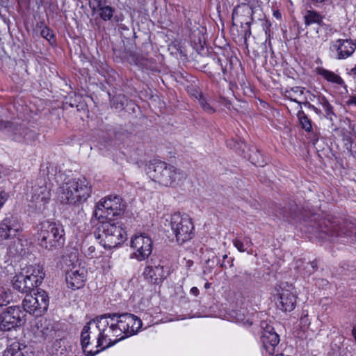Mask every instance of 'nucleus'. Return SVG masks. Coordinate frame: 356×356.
Here are the masks:
<instances>
[{"label": "nucleus", "mask_w": 356, "mask_h": 356, "mask_svg": "<svg viewBox=\"0 0 356 356\" xmlns=\"http://www.w3.org/2000/svg\"><path fill=\"white\" fill-rule=\"evenodd\" d=\"M93 322L99 330L97 348L101 350L136 334L143 325L139 318L129 313H107L97 316Z\"/></svg>", "instance_id": "1"}, {"label": "nucleus", "mask_w": 356, "mask_h": 356, "mask_svg": "<svg viewBox=\"0 0 356 356\" xmlns=\"http://www.w3.org/2000/svg\"><path fill=\"white\" fill-rule=\"evenodd\" d=\"M145 172L153 181L167 187H175L186 178L182 170L159 160L150 161Z\"/></svg>", "instance_id": "2"}, {"label": "nucleus", "mask_w": 356, "mask_h": 356, "mask_svg": "<svg viewBox=\"0 0 356 356\" xmlns=\"http://www.w3.org/2000/svg\"><path fill=\"white\" fill-rule=\"evenodd\" d=\"M92 193L91 185L85 177L69 179L60 187L61 203L79 205L87 200Z\"/></svg>", "instance_id": "3"}, {"label": "nucleus", "mask_w": 356, "mask_h": 356, "mask_svg": "<svg viewBox=\"0 0 356 356\" xmlns=\"http://www.w3.org/2000/svg\"><path fill=\"white\" fill-rule=\"evenodd\" d=\"M101 223L94 234L99 243L105 248L111 250L121 245L126 239V232L122 223L113 219L99 220Z\"/></svg>", "instance_id": "4"}, {"label": "nucleus", "mask_w": 356, "mask_h": 356, "mask_svg": "<svg viewBox=\"0 0 356 356\" xmlns=\"http://www.w3.org/2000/svg\"><path fill=\"white\" fill-rule=\"evenodd\" d=\"M38 242L40 247L54 250L63 245L65 231L60 222L45 220L38 227Z\"/></svg>", "instance_id": "5"}, {"label": "nucleus", "mask_w": 356, "mask_h": 356, "mask_svg": "<svg viewBox=\"0 0 356 356\" xmlns=\"http://www.w3.org/2000/svg\"><path fill=\"white\" fill-rule=\"evenodd\" d=\"M163 224L165 230L168 232L170 228L179 245L191 241L195 236L192 219L185 213H175L165 218Z\"/></svg>", "instance_id": "6"}, {"label": "nucleus", "mask_w": 356, "mask_h": 356, "mask_svg": "<svg viewBox=\"0 0 356 356\" xmlns=\"http://www.w3.org/2000/svg\"><path fill=\"white\" fill-rule=\"evenodd\" d=\"M23 270L13 277L12 286L15 290L27 294L42 283L45 273L40 266H29Z\"/></svg>", "instance_id": "7"}, {"label": "nucleus", "mask_w": 356, "mask_h": 356, "mask_svg": "<svg viewBox=\"0 0 356 356\" xmlns=\"http://www.w3.org/2000/svg\"><path fill=\"white\" fill-rule=\"evenodd\" d=\"M0 129L8 132L10 138L17 143L31 145L36 139V133L24 124L0 120Z\"/></svg>", "instance_id": "8"}, {"label": "nucleus", "mask_w": 356, "mask_h": 356, "mask_svg": "<svg viewBox=\"0 0 356 356\" xmlns=\"http://www.w3.org/2000/svg\"><path fill=\"white\" fill-rule=\"evenodd\" d=\"M123 213L122 199L118 196H108L97 205L93 216L99 220L112 219Z\"/></svg>", "instance_id": "9"}, {"label": "nucleus", "mask_w": 356, "mask_h": 356, "mask_svg": "<svg viewBox=\"0 0 356 356\" xmlns=\"http://www.w3.org/2000/svg\"><path fill=\"white\" fill-rule=\"evenodd\" d=\"M25 314L19 307H9L0 314V330L10 331L22 326L24 322Z\"/></svg>", "instance_id": "10"}, {"label": "nucleus", "mask_w": 356, "mask_h": 356, "mask_svg": "<svg viewBox=\"0 0 356 356\" xmlns=\"http://www.w3.org/2000/svg\"><path fill=\"white\" fill-rule=\"evenodd\" d=\"M131 247L135 250L130 255L131 259L139 261L147 259L152 252V241L145 234L135 235L131 241Z\"/></svg>", "instance_id": "11"}, {"label": "nucleus", "mask_w": 356, "mask_h": 356, "mask_svg": "<svg viewBox=\"0 0 356 356\" xmlns=\"http://www.w3.org/2000/svg\"><path fill=\"white\" fill-rule=\"evenodd\" d=\"M89 6L104 22L119 23L124 20L122 13L114 15L115 9L107 3V0H89Z\"/></svg>", "instance_id": "12"}, {"label": "nucleus", "mask_w": 356, "mask_h": 356, "mask_svg": "<svg viewBox=\"0 0 356 356\" xmlns=\"http://www.w3.org/2000/svg\"><path fill=\"white\" fill-rule=\"evenodd\" d=\"M51 197V190L47 186H35L33 188L31 207L42 213L46 209L47 204H49Z\"/></svg>", "instance_id": "13"}, {"label": "nucleus", "mask_w": 356, "mask_h": 356, "mask_svg": "<svg viewBox=\"0 0 356 356\" xmlns=\"http://www.w3.org/2000/svg\"><path fill=\"white\" fill-rule=\"evenodd\" d=\"M160 263L159 261H154L151 259L147 261L144 269L143 273L144 278L152 284H159L165 278L163 266Z\"/></svg>", "instance_id": "14"}, {"label": "nucleus", "mask_w": 356, "mask_h": 356, "mask_svg": "<svg viewBox=\"0 0 356 356\" xmlns=\"http://www.w3.org/2000/svg\"><path fill=\"white\" fill-rule=\"evenodd\" d=\"M356 44L350 39H338L330 45V49L336 53L337 59H346L350 57L355 51Z\"/></svg>", "instance_id": "15"}, {"label": "nucleus", "mask_w": 356, "mask_h": 356, "mask_svg": "<svg viewBox=\"0 0 356 356\" xmlns=\"http://www.w3.org/2000/svg\"><path fill=\"white\" fill-rule=\"evenodd\" d=\"M87 271L83 267H74L66 273L65 280L67 286L72 290L82 288L86 281Z\"/></svg>", "instance_id": "16"}, {"label": "nucleus", "mask_w": 356, "mask_h": 356, "mask_svg": "<svg viewBox=\"0 0 356 356\" xmlns=\"http://www.w3.org/2000/svg\"><path fill=\"white\" fill-rule=\"evenodd\" d=\"M261 339L266 353L273 355L280 342V337L275 332L274 327L268 325L263 327Z\"/></svg>", "instance_id": "17"}, {"label": "nucleus", "mask_w": 356, "mask_h": 356, "mask_svg": "<svg viewBox=\"0 0 356 356\" xmlns=\"http://www.w3.org/2000/svg\"><path fill=\"white\" fill-rule=\"evenodd\" d=\"M19 232V226L13 217L5 218L0 222V238L6 240L16 236Z\"/></svg>", "instance_id": "18"}, {"label": "nucleus", "mask_w": 356, "mask_h": 356, "mask_svg": "<svg viewBox=\"0 0 356 356\" xmlns=\"http://www.w3.org/2000/svg\"><path fill=\"white\" fill-rule=\"evenodd\" d=\"M31 347L24 343L13 341L8 344L3 351V356H34Z\"/></svg>", "instance_id": "19"}, {"label": "nucleus", "mask_w": 356, "mask_h": 356, "mask_svg": "<svg viewBox=\"0 0 356 356\" xmlns=\"http://www.w3.org/2000/svg\"><path fill=\"white\" fill-rule=\"evenodd\" d=\"M296 296L288 289H282L277 307L283 312H291L296 304Z\"/></svg>", "instance_id": "20"}, {"label": "nucleus", "mask_w": 356, "mask_h": 356, "mask_svg": "<svg viewBox=\"0 0 356 356\" xmlns=\"http://www.w3.org/2000/svg\"><path fill=\"white\" fill-rule=\"evenodd\" d=\"M259 7V0H244V3H242L241 5H238L232 10V18L234 22V18L238 15V8H242L243 11L247 14H250L251 15V21L245 22V24L248 26L250 25L252 22L253 21V15L256 11L257 8ZM233 24L234 23L233 22Z\"/></svg>", "instance_id": "21"}, {"label": "nucleus", "mask_w": 356, "mask_h": 356, "mask_svg": "<svg viewBox=\"0 0 356 356\" xmlns=\"http://www.w3.org/2000/svg\"><path fill=\"white\" fill-rule=\"evenodd\" d=\"M298 212V205L291 202L284 207H279L275 211V215L284 220L291 222L297 218Z\"/></svg>", "instance_id": "22"}, {"label": "nucleus", "mask_w": 356, "mask_h": 356, "mask_svg": "<svg viewBox=\"0 0 356 356\" xmlns=\"http://www.w3.org/2000/svg\"><path fill=\"white\" fill-rule=\"evenodd\" d=\"M314 97L316 99L318 104L321 106L323 109L322 117L325 118L332 122L334 120L337 118V115L334 111L333 106L331 105V104L324 95H314Z\"/></svg>", "instance_id": "23"}, {"label": "nucleus", "mask_w": 356, "mask_h": 356, "mask_svg": "<svg viewBox=\"0 0 356 356\" xmlns=\"http://www.w3.org/2000/svg\"><path fill=\"white\" fill-rule=\"evenodd\" d=\"M35 299L38 301L36 302L40 316L43 315L47 311L49 298L47 293L42 289H38L37 293H34Z\"/></svg>", "instance_id": "24"}, {"label": "nucleus", "mask_w": 356, "mask_h": 356, "mask_svg": "<svg viewBox=\"0 0 356 356\" xmlns=\"http://www.w3.org/2000/svg\"><path fill=\"white\" fill-rule=\"evenodd\" d=\"M37 301L34 295L27 293L22 302L24 310L35 316H41L36 305Z\"/></svg>", "instance_id": "25"}, {"label": "nucleus", "mask_w": 356, "mask_h": 356, "mask_svg": "<svg viewBox=\"0 0 356 356\" xmlns=\"http://www.w3.org/2000/svg\"><path fill=\"white\" fill-rule=\"evenodd\" d=\"M316 72L318 74L323 76L328 82H331L339 86L345 85L344 81L342 79V78L332 71L323 67H317Z\"/></svg>", "instance_id": "26"}, {"label": "nucleus", "mask_w": 356, "mask_h": 356, "mask_svg": "<svg viewBox=\"0 0 356 356\" xmlns=\"http://www.w3.org/2000/svg\"><path fill=\"white\" fill-rule=\"evenodd\" d=\"M91 322L88 323L83 328L81 333V344L83 348V352L87 355H90L91 356H94L95 355L99 353L101 350H97L95 353H92L91 350L87 351V348L90 344V330Z\"/></svg>", "instance_id": "27"}, {"label": "nucleus", "mask_w": 356, "mask_h": 356, "mask_svg": "<svg viewBox=\"0 0 356 356\" xmlns=\"http://www.w3.org/2000/svg\"><path fill=\"white\" fill-rule=\"evenodd\" d=\"M303 18L306 26H309L313 24H317L321 26L323 24V16L315 10H307L304 13Z\"/></svg>", "instance_id": "28"}, {"label": "nucleus", "mask_w": 356, "mask_h": 356, "mask_svg": "<svg viewBox=\"0 0 356 356\" xmlns=\"http://www.w3.org/2000/svg\"><path fill=\"white\" fill-rule=\"evenodd\" d=\"M26 253L23 248L22 241L19 238H16L14 241L9 245L8 248V254L10 257H15L18 255L22 256Z\"/></svg>", "instance_id": "29"}, {"label": "nucleus", "mask_w": 356, "mask_h": 356, "mask_svg": "<svg viewBox=\"0 0 356 356\" xmlns=\"http://www.w3.org/2000/svg\"><path fill=\"white\" fill-rule=\"evenodd\" d=\"M304 90H305L304 88H301L299 86L293 87L289 90H285L284 96L286 97V98L289 99L291 102L298 103L300 105V108H302V106H301L302 102L297 100L296 98H295L294 97L296 95L302 96L303 95Z\"/></svg>", "instance_id": "30"}, {"label": "nucleus", "mask_w": 356, "mask_h": 356, "mask_svg": "<svg viewBox=\"0 0 356 356\" xmlns=\"http://www.w3.org/2000/svg\"><path fill=\"white\" fill-rule=\"evenodd\" d=\"M297 117L299 120L301 127L307 132L312 131V120L302 110H299L297 113Z\"/></svg>", "instance_id": "31"}, {"label": "nucleus", "mask_w": 356, "mask_h": 356, "mask_svg": "<svg viewBox=\"0 0 356 356\" xmlns=\"http://www.w3.org/2000/svg\"><path fill=\"white\" fill-rule=\"evenodd\" d=\"M249 159L251 163L256 166H264L266 163L264 159L263 155L258 149L252 151V154H250Z\"/></svg>", "instance_id": "32"}, {"label": "nucleus", "mask_w": 356, "mask_h": 356, "mask_svg": "<svg viewBox=\"0 0 356 356\" xmlns=\"http://www.w3.org/2000/svg\"><path fill=\"white\" fill-rule=\"evenodd\" d=\"M128 99L124 95H118L113 98V106L115 109L122 110L127 104Z\"/></svg>", "instance_id": "33"}, {"label": "nucleus", "mask_w": 356, "mask_h": 356, "mask_svg": "<svg viewBox=\"0 0 356 356\" xmlns=\"http://www.w3.org/2000/svg\"><path fill=\"white\" fill-rule=\"evenodd\" d=\"M213 65L215 66V70H216V72H208V76H209V78L213 79L216 74L220 75V72H218L220 70L222 72V73L224 74H226V72H227L226 67H223V65L221 63V60L220 58H214L213 60Z\"/></svg>", "instance_id": "34"}, {"label": "nucleus", "mask_w": 356, "mask_h": 356, "mask_svg": "<svg viewBox=\"0 0 356 356\" xmlns=\"http://www.w3.org/2000/svg\"><path fill=\"white\" fill-rule=\"evenodd\" d=\"M11 300L10 293L3 288H0V308L6 306Z\"/></svg>", "instance_id": "35"}, {"label": "nucleus", "mask_w": 356, "mask_h": 356, "mask_svg": "<svg viewBox=\"0 0 356 356\" xmlns=\"http://www.w3.org/2000/svg\"><path fill=\"white\" fill-rule=\"evenodd\" d=\"M40 35L50 43L55 42V35L53 31L46 26L42 29Z\"/></svg>", "instance_id": "36"}, {"label": "nucleus", "mask_w": 356, "mask_h": 356, "mask_svg": "<svg viewBox=\"0 0 356 356\" xmlns=\"http://www.w3.org/2000/svg\"><path fill=\"white\" fill-rule=\"evenodd\" d=\"M49 325H50V323L47 320H44V321H40L37 323L38 328L39 329L41 327L40 332L42 333V336L44 338L47 337L51 331V328L49 329Z\"/></svg>", "instance_id": "37"}, {"label": "nucleus", "mask_w": 356, "mask_h": 356, "mask_svg": "<svg viewBox=\"0 0 356 356\" xmlns=\"http://www.w3.org/2000/svg\"><path fill=\"white\" fill-rule=\"evenodd\" d=\"M199 104H200L202 109L209 114H213L216 112V110L207 102L206 99L202 96L198 99Z\"/></svg>", "instance_id": "38"}, {"label": "nucleus", "mask_w": 356, "mask_h": 356, "mask_svg": "<svg viewBox=\"0 0 356 356\" xmlns=\"http://www.w3.org/2000/svg\"><path fill=\"white\" fill-rule=\"evenodd\" d=\"M188 92L191 96L197 99L203 96L202 92L200 91L197 86L188 87Z\"/></svg>", "instance_id": "39"}, {"label": "nucleus", "mask_w": 356, "mask_h": 356, "mask_svg": "<svg viewBox=\"0 0 356 356\" xmlns=\"http://www.w3.org/2000/svg\"><path fill=\"white\" fill-rule=\"evenodd\" d=\"M223 260L220 263V267L222 268H227L228 266L232 267L233 266V258H229L227 254L223 255Z\"/></svg>", "instance_id": "40"}, {"label": "nucleus", "mask_w": 356, "mask_h": 356, "mask_svg": "<svg viewBox=\"0 0 356 356\" xmlns=\"http://www.w3.org/2000/svg\"><path fill=\"white\" fill-rule=\"evenodd\" d=\"M305 268H306V274L308 275H311L317 269V261L315 260V261H312L309 263H307Z\"/></svg>", "instance_id": "41"}, {"label": "nucleus", "mask_w": 356, "mask_h": 356, "mask_svg": "<svg viewBox=\"0 0 356 356\" xmlns=\"http://www.w3.org/2000/svg\"><path fill=\"white\" fill-rule=\"evenodd\" d=\"M233 244L236 248V249L241 252H244L247 250V248H245L244 242L238 238L234 239L233 241Z\"/></svg>", "instance_id": "42"}, {"label": "nucleus", "mask_w": 356, "mask_h": 356, "mask_svg": "<svg viewBox=\"0 0 356 356\" xmlns=\"http://www.w3.org/2000/svg\"><path fill=\"white\" fill-rule=\"evenodd\" d=\"M8 198V193L3 191H0V208L5 204Z\"/></svg>", "instance_id": "43"}, {"label": "nucleus", "mask_w": 356, "mask_h": 356, "mask_svg": "<svg viewBox=\"0 0 356 356\" xmlns=\"http://www.w3.org/2000/svg\"><path fill=\"white\" fill-rule=\"evenodd\" d=\"M348 106H356V95H350L346 102Z\"/></svg>", "instance_id": "44"}, {"label": "nucleus", "mask_w": 356, "mask_h": 356, "mask_svg": "<svg viewBox=\"0 0 356 356\" xmlns=\"http://www.w3.org/2000/svg\"><path fill=\"white\" fill-rule=\"evenodd\" d=\"M309 109L312 110L320 118L322 117V115H323L322 110L316 107L314 105L312 104Z\"/></svg>", "instance_id": "45"}, {"label": "nucleus", "mask_w": 356, "mask_h": 356, "mask_svg": "<svg viewBox=\"0 0 356 356\" xmlns=\"http://www.w3.org/2000/svg\"><path fill=\"white\" fill-rule=\"evenodd\" d=\"M243 242H244L245 246V248H247V249L252 245V240L249 237L245 238Z\"/></svg>", "instance_id": "46"}, {"label": "nucleus", "mask_w": 356, "mask_h": 356, "mask_svg": "<svg viewBox=\"0 0 356 356\" xmlns=\"http://www.w3.org/2000/svg\"><path fill=\"white\" fill-rule=\"evenodd\" d=\"M190 292L191 294L194 295L195 296H197L199 294V289L197 287L193 286L191 289Z\"/></svg>", "instance_id": "47"}, {"label": "nucleus", "mask_w": 356, "mask_h": 356, "mask_svg": "<svg viewBox=\"0 0 356 356\" xmlns=\"http://www.w3.org/2000/svg\"><path fill=\"white\" fill-rule=\"evenodd\" d=\"M95 248L94 246L91 245L88 248L87 253L88 255H91L93 252H95Z\"/></svg>", "instance_id": "48"}, {"label": "nucleus", "mask_w": 356, "mask_h": 356, "mask_svg": "<svg viewBox=\"0 0 356 356\" xmlns=\"http://www.w3.org/2000/svg\"><path fill=\"white\" fill-rule=\"evenodd\" d=\"M228 145H229V146H230L231 147H232L231 143H228ZM239 145H240V144H239L238 143H236L234 145L233 148H234V149H236L237 150V149H238V148H240V147H241V146H240L239 147H238V146H239Z\"/></svg>", "instance_id": "49"}, {"label": "nucleus", "mask_w": 356, "mask_h": 356, "mask_svg": "<svg viewBox=\"0 0 356 356\" xmlns=\"http://www.w3.org/2000/svg\"><path fill=\"white\" fill-rule=\"evenodd\" d=\"M302 104H303L305 106L307 107L308 108H309L310 106L312 105L308 101H305L304 102H302L301 105Z\"/></svg>", "instance_id": "50"}, {"label": "nucleus", "mask_w": 356, "mask_h": 356, "mask_svg": "<svg viewBox=\"0 0 356 356\" xmlns=\"http://www.w3.org/2000/svg\"><path fill=\"white\" fill-rule=\"evenodd\" d=\"M352 335L353 336L355 340L356 341V327H354L352 330Z\"/></svg>", "instance_id": "51"}, {"label": "nucleus", "mask_w": 356, "mask_h": 356, "mask_svg": "<svg viewBox=\"0 0 356 356\" xmlns=\"http://www.w3.org/2000/svg\"><path fill=\"white\" fill-rule=\"evenodd\" d=\"M300 321H301L302 323H307L308 319H307V316H305L304 317H302Z\"/></svg>", "instance_id": "52"}, {"label": "nucleus", "mask_w": 356, "mask_h": 356, "mask_svg": "<svg viewBox=\"0 0 356 356\" xmlns=\"http://www.w3.org/2000/svg\"><path fill=\"white\" fill-rule=\"evenodd\" d=\"M352 131L356 136V124H353Z\"/></svg>", "instance_id": "53"}, {"label": "nucleus", "mask_w": 356, "mask_h": 356, "mask_svg": "<svg viewBox=\"0 0 356 356\" xmlns=\"http://www.w3.org/2000/svg\"><path fill=\"white\" fill-rule=\"evenodd\" d=\"M210 285H211V284H210V283L207 282V283L204 284V287H205L206 289H208V288H209V287H210Z\"/></svg>", "instance_id": "54"}, {"label": "nucleus", "mask_w": 356, "mask_h": 356, "mask_svg": "<svg viewBox=\"0 0 356 356\" xmlns=\"http://www.w3.org/2000/svg\"><path fill=\"white\" fill-rule=\"evenodd\" d=\"M117 137H118V138H120V139H122V136H118V134H117Z\"/></svg>", "instance_id": "55"}, {"label": "nucleus", "mask_w": 356, "mask_h": 356, "mask_svg": "<svg viewBox=\"0 0 356 356\" xmlns=\"http://www.w3.org/2000/svg\"><path fill=\"white\" fill-rule=\"evenodd\" d=\"M317 140H318V138H316L315 140H314V143H315V142Z\"/></svg>", "instance_id": "56"}]
</instances>
